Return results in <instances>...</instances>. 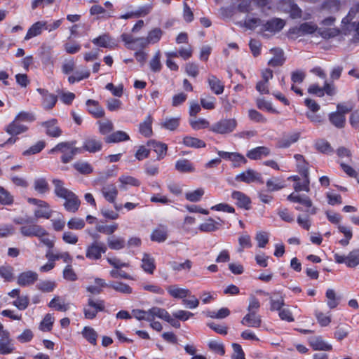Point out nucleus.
<instances>
[{"instance_id": "nucleus-1", "label": "nucleus", "mask_w": 359, "mask_h": 359, "mask_svg": "<svg viewBox=\"0 0 359 359\" xmlns=\"http://www.w3.org/2000/svg\"><path fill=\"white\" fill-rule=\"evenodd\" d=\"M287 200L292 203L301 204L306 208V215L304 216L299 215L297 217V222L301 228L309 231L311 226L310 216L317 213V208L313 205L311 199L308 196H302L292 192L287 196Z\"/></svg>"}, {"instance_id": "nucleus-2", "label": "nucleus", "mask_w": 359, "mask_h": 359, "mask_svg": "<svg viewBox=\"0 0 359 359\" xmlns=\"http://www.w3.org/2000/svg\"><path fill=\"white\" fill-rule=\"evenodd\" d=\"M54 194L58 198L65 199L64 208L69 212H76L81 205L79 197L72 191L65 187V183L59 179H53Z\"/></svg>"}, {"instance_id": "nucleus-3", "label": "nucleus", "mask_w": 359, "mask_h": 359, "mask_svg": "<svg viewBox=\"0 0 359 359\" xmlns=\"http://www.w3.org/2000/svg\"><path fill=\"white\" fill-rule=\"evenodd\" d=\"M299 172L302 177V179H301L299 175H292L287 178V180L294 182L293 189L296 194H299L298 193L301 191L309 193L311 190L309 168L304 165L299 170Z\"/></svg>"}, {"instance_id": "nucleus-4", "label": "nucleus", "mask_w": 359, "mask_h": 359, "mask_svg": "<svg viewBox=\"0 0 359 359\" xmlns=\"http://www.w3.org/2000/svg\"><path fill=\"white\" fill-rule=\"evenodd\" d=\"M92 237L94 241L86 247V257L90 261H97L101 259L102 254L107 252V246L97 241L100 238L98 234H93Z\"/></svg>"}, {"instance_id": "nucleus-5", "label": "nucleus", "mask_w": 359, "mask_h": 359, "mask_svg": "<svg viewBox=\"0 0 359 359\" xmlns=\"http://www.w3.org/2000/svg\"><path fill=\"white\" fill-rule=\"evenodd\" d=\"M27 201L30 204L36 205V208L34 211L35 218L48 219L51 217L53 210L46 201L35 198H29Z\"/></svg>"}, {"instance_id": "nucleus-6", "label": "nucleus", "mask_w": 359, "mask_h": 359, "mask_svg": "<svg viewBox=\"0 0 359 359\" xmlns=\"http://www.w3.org/2000/svg\"><path fill=\"white\" fill-rule=\"evenodd\" d=\"M105 309V302L102 299L94 300L93 298L88 299L87 305L83 309V314L86 319L93 320L98 312L104 311Z\"/></svg>"}, {"instance_id": "nucleus-7", "label": "nucleus", "mask_w": 359, "mask_h": 359, "mask_svg": "<svg viewBox=\"0 0 359 359\" xmlns=\"http://www.w3.org/2000/svg\"><path fill=\"white\" fill-rule=\"evenodd\" d=\"M103 142L102 138L94 135L86 136L80 147L81 151L90 154H95L102 150Z\"/></svg>"}, {"instance_id": "nucleus-8", "label": "nucleus", "mask_w": 359, "mask_h": 359, "mask_svg": "<svg viewBox=\"0 0 359 359\" xmlns=\"http://www.w3.org/2000/svg\"><path fill=\"white\" fill-rule=\"evenodd\" d=\"M20 232L26 237H41L48 235V231L42 226L34 223L32 218L26 225L21 226Z\"/></svg>"}, {"instance_id": "nucleus-9", "label": "nucleus", "mask_w": 359, "mask_h": 359, "mask_svg": "<svg viewBox=\"0 0 359 359\" xmlns=\"http://www.w3.org/2000/svg\"><path fill=\"white\" fill-rule=\"evenodd\" d=\"M334 259L337 264H344L348 268H355L359 265V249L351 250L346 256L334 253Z\"/></svg>"}, {"instance_id": "nucleus-10", "label": "nucleus", "mask_w": 359, "mask_h": 359, "mask_svg": "<svg viewBox=\"0 0 359 359\" xmlns=\"http://www.w3.org/2000/svg\"><path fill=\"white\" fill-rule=\"evenodd\" d=\"M237 126L235 118L222 119L212 125L210 130L217 134H227L233 132Z\"/></svg>"}, {"instance_id": "nucleus-11", "label": "nucleus", "mask_w": 359, "mask_h": 359, "mask_svg": "<svg viewBox=\"0 0 359 359\" xmlns=\"http://www.w3.org/2000/svg\"><path fill=\"white\" fill-rule=\"evenodd\" d=\"M15 348L9 332L7 330H1L0 332V355L11 354Z\"/></svg>"}, {"instance_id": "nucleus-12", "label": "nucleus", "mask_w": 359, "mask_h": 359, "mask_svg": "<svg viewBox=\"0 0 359 359\" xmlns=\"http://www.w3.org/2000/svg\"><path fill=\"white\" fill-rule=\"evenodd\" d=\"M38 93L41 95V105L45 110L52 109L57 102V96L50 93L44 88H37Z\"/></svg>"}, {"instance_id": "nucleus-13", "label": "nucleus", "mask_w": 359, "mask_h": 359, "mask_svg": "<svg viewBox=\"0 0 359 359\" xmlns=\"http://www.w3.org/2000/svg\"><path fill=\"white\" fill-rule=\"evenodd\" d=\"M147 146L156 154V161L163 159L168 151V145L165 143L157 141L156 140H149L147 142Z\"/></svg>"}, {"instance_id": "nucleus-14", "label": "nucleus", "mask_w": 359, "mask_h": 359, "mask_svg": "<svg viewBox=\"0 0 359 359\" xmlns=\"http://www.w3.org/2000/svg\"><path fill=\"white\" fill-rule=\"evenodd\" d=\"M236 180L250 184L254 182L263 183V180L260 173L252 169H248L246 171L240 173L236 176Z\"/></svg>"}, {"instance_id": "nucleus-15", "label": "nucleus", "mask_w": 359, "mask_h": 359, "mask_svg": "<svg viewBox=\"0 0 359 359\" xmlns=\"http://www.w3.org/2000/svg\"><path fill=\"white\" fill-rule=\"evenodd\" d=\"M36 272L29 270L20 273L18 276L17 283L21 287L32 285L38 280Z\"/></svg>"}, {"instance_id": "nucleus-16", "label": "nucleus", "mask_w": 359, "mask_h": 359, "mask_svg": "<svg viewBox=\"0 0 359 359\" xmlns=\"http://www.w3.org/2000/svg\"><path fill=\"white\" fill-rule=\"evenodd\" d=\"M231 198L237 207L247 210L251 208V199L243 192L233 191L231 193Z\"/></svg>"}, {"instance_id": "nucleus-17", "label": "nucleus", "mask_w": 359, "mask_h": 359, "mask_svg": "<svg viewBox=\"0 0 359 359\" xmlns=\"http://www.w3.org/2000/svg\"><path fill=\"white\" fill-rule=\"evenodd\" d=\"M41 126L45 128L46 135L49 137H58L62 133V130L57 126V120L55 118L43 122Z\"/></svg>"}, {"instance_id": "nucleus-18", "label": "nucleus", "mask_w": 359, "mask_h": 359, "mask_svg": "<svg viewBox=\"0 0 359 359\" xmlns=\"http://www.w3.org/2000/svg\"><path fill=\"white\" fill-rule=\"evenodd\" d=\"M309 344L314 351H332V346L323 340L321 336H315L309 339Z\"/></svg>"}, {"instance_id": "nucleus-19", "label": "nucleus", "mask_w": 359, "mask_h": 359, "mask_svg": "<svg viewBox=\"0 0 359 359\" xmlns=\"http://www.w3.org/2000/svg\"><path fill=\"white\" fill-rule=\"evenodd\" d=\"M241 324L244 326L259 328L262 323V317L256 313H248L242 318Z\"/></svg>"}, {"instance_id": "nucleus-20", "label": "nucleus", "mask_w": 359, "mask_h": 359, "mask_svg": "<svg viewBox=\"0 0 359 359\" xmlns=\"http://www.w3.org/2000/svg\"><path fill=\"white\" fill-rule=\"evenodd\" d=\"M285 25V21L283 19L273 18L269 20H267L263 25V30L268 31L270 32H278L281 31Z\"/></svg>"}, {"instance_id": "nucleus-21", "label": "nucleus", "mask_w": 359, "mask_h": 359, "mask_svg": "<svg viewBox=\"0 0 359 359\" xmlns=\"http://www.w3.org/2000/svg\"><path fill=\"white\" fill-rule=\"evenodd\" d=\"M223 224V220L219 217L217 218V221L212 217H209L203 223L200 224L198 229L202 232H212L219 229Z\"/></svg>"}, {"instance_id": "nucleus-22", "label": "nucleus", "mask_w": 359, "mask_h": 359, "mask_svg": "<svg viewBox=\"0 0 359 359\" xmlns=\"http://www.w3.org/2000/svg\"><path fill=\"white\" fill-rule=\"evenodd\" d=\"M87 111L94 118H102L105 113L103 108L100 105L99 102L96 100L88 99L86 102Z\"/></svg>"}, {"instance_id": "nucleus-23", "label": "nucleus", "mask_w": 359, "mask_h": 359, "mask_svg": "<svg viewBox=\"0 0 359 359\" xmlns=\"http://www.w3.org/2000/svg\"><path fill=\"white\" fill-rule=\"evenodd\" d=\"M271 154V150L269 147L264 146H259L249 150L246 156L251 160H259L263 157H266Z\"/></svg>"}, {"instance_id": "nucleus-24", "label": "nucleus", "mask_w": 359, "mask_h": 359, "mask_svg": "<svg viewBox=\"0 0 359 359\" xmlns=\"http://www.w3.org/2000/svg\"><path fill=\"white\" fill-rule=\"evenodd\" d=\"M20 122V121H18L16 118H14V120L5 128V131L11 136H16L26 132L28 130V127L21 124Z\"/></svg>"}, {"instance_id": "nucleus-25", "label": "nucleus", "mask_w": 359, "mask_h": 359, "mask_svg": "<svg viewBox=\"0 0 359 359\" xmlns=\"http://www.w3.org/2000/svg\"><path fill=\"white\" fill-rule=\"evenodd\" d=\"M270 52L273 54V57L268 62L269 66L272 67H280L285 63V57L282 49L273 48L270 50Z\"/></svg>"}, {"instance_id": "nucleus-26", "label": "nucleus", "mask_w": 359, "mask_h": 359, "mask_svg": "<svg viewBox=\"0 0 359 359\" xmlns=\"http://www.w3.org/2000/svg\"><path fill=\"white\" fill-rule=\"evenodd\" d=\"M208 83L211 91L217 95H221L224 90V85L215 75L209 74L208 78Z\"/></svg>"}, {"instance_id": "nucleus-27", "label": "nucleus", "mask_w": 359, "mask_h": 359, "mask_svg": "<svg viewBox=\"0 0 359 359\" xmlns=\"http://www.w3.org/2000/svg\"><path fill=\"white\" fill-rule=\"evenodd\" d=\"M168 294L173 298L182 299L187 297H191V291L187 288H180L177 285L167 287Z\"/></svg>"}, {"instance_id": "nucleus-28", "label": "nucleus", "mask_w": 359, "mask_h": 359, "mask_svg": "<svg viewBox=\"0 0 359 359\" xmlns=\"http://www.w3.org/2000/svg\"><path fill=\"white\" fill-rule=\"evenodd\" d=\"M46 25V21H37L34 22L27 30V32L24 38L25 41H28L32 38L40 35L43 30H44V26Z\"/></svg>"}, {"instance_id": "nucleus-29", "label": "nucleus", "mask_w": 359, "mask_h": 359, "mask_svg": "<svg viewBox=\"0 0 359 359\" xmlns=\"http://www.w3.org/2000/svg\"><path fill=\"white\" fill-rule=\"evenodd\" d=\"M102 194L109 203H114L118 196V189L114 184H109L102 188Z\"/></svg>"}, {"instance_id": "nucleus-30", "label": "nucleus", "mask_w": 359, "mask_h": 359, "mask_svg": "<svg viewBox=\"0 0 359 359\" xmlns=\"http://www.w3.org/2000/svg\"><path fill=\"white\" fill-rule=\"evenodd\" d=\"M130 140V136L124 131L118 130L111 133L104 138L106 143H118Z\"/></svg>"}, {"instance_id": "nucleus-31", "label": "nucleus", "mask_w": 359, "mask_h": 359, "mask_svg": "<svg viewBox=\"0 0 359 359\" xmlns=\"http://www.w3.org/2000/svg\"><path fill=\"white\" fill-rule=\"evenodd\" d=\"M328 119L330 123L338 129H342L346 125V116L339 113V111H333L329 114Z\"/></svg>"}, {"instance_id": "nucleus-32", "label": "nucleus", "mask_w": 359, "mask_h": 359, "mask_svg": "<svg viewBox=\"0 0 359 359\" xmlns=\"http://www.w3.org/2000/svg\"><path fill=\"white\" fill-rule=\"evenodd\" d=\"M144 271L153 274L156 269L155 259L149 254L144 253L141 265Z\"/></svg>"}, {"instance_id": "nucleus-33", "label": "nucleus", "mask_w": 359, "mask_h": 359, "mask_svg": "<svg viewBox=\"0 0 359 359\" xmlns=\"http://www.w3.org/2000/svg\"><path fill=\"white\" fill-rule=\"evenodd\" d=\"M151 241L163 243L168 238V231L165 226H160L153 230L150 236Z\"/></svg>"}, {"instance_id": "nucleus-34", "label": "nucleus", "mask_w": 359, "mask_h": 359, "mask_svg": "<svg viewBox=\"0 0 359 359\" xmlns=\"http://www.w3.org/2000/svg\"><path fill=\"white\" fill-rule=\"evenodd\" d=\"M152 121L153 118L151 115H148L144 121L140 123L139 132L145 137H149L152 135Z\"/></svg>"}, {"instance_id": "nucleus-35", "label": "nucleus", "mask_w": 359, "mask_h": 359, "mask_svg": "<svg viewBox=\"0 0 359 359\" xmlns=\"http://www.w3.org/2000/svg\"><path fill=\"white\" fill-rule=\"evenodd\" d=\"M107 247L114 250H119L123 249L126 245L125 238L120 236H111L107 239Z\"/></svg>"}, {"instance_id": "nucleus-36", "label": "nucleus", "mask_w": 359, "mask_h": 359, "mask_svg": "<svg viewBox=\"0 0 359 359\" xmlns=\"http://www.w3.org/2000/svg\"><path fill=\"white\" fill-rule=\"evenodd\" d=\"M81 334L83 337L90 344L94 346L97 344L98 334L93 327L90 326L84 327Z\"/></svg>"}, {"instance_id": "nucleus-37", "label": "nucleus", "mask_w": 359, "mask_h": 359, "mask_svg": "<svg viewBox=\"0 0 359 359\" xmlns=\"http://www.w3.org/2000/svg\"><path fill=\"white\" fill-rule=\"evenodd\" d=\"M90 14L91 15H100L98 18H102L104 20L111 18L113 17L111 12L107 11L102 6L95 4L90 7Z\"/></svg>"}, {"instance_id": "nucleus-38", "label": "nucleus", "mask_w": 359, "mask_h": 359, "mask_svg": "<svg viewBox=\"0 0 359 359\" xmlns=\"http://www.w3.org/2000/svg\"><path fill=\"white\" fill-rule=\"evenodd\" d=\"M175 169L180 172H192L195 168L193 164L187 159H180L175 163Z\"/></svg>"}, {"instance_id": "nucleus-39", "label": "nucleus", "mask_w": 359, "mask_h": 359, "mask_svg": "<svg viewBox=\"0 0 359 359\" xmlns=\"http://www.w3.org/2000/svg\"><path fill=\"white\" fill-rule=\"evenodd\" d=\"M111 38L108 34H103L93 39L92 42L97 46L102 48H112L114 43H111Z\"/></svg>"}, {"instance_id": "nucleus-40", "label": "nucleus", "mask_w": 359, "mask_h": 359, "mask_svg": "<svg viewBox=\"0 0 359 359\" xmlns=\"http://www.w3.org/2000/svg\"><path fill=\"white\" fill-rule=\"evenodd\" d=\"M149 313H150L151 320H154L155 318L157 317L166 321L170 316V313L165 309L159 308L157 306H153L149 309Z\"/></svg>"}, {"instance_id": "nucleus-41", "label": "nucleus", "mask_w": 359, "mask_h": 359, "mask_svg": "<svg viewBox=\"0 0 359 359\" xmlns=\"http://www.w3.org/2000/svg\"><path fill=\"white\" fill-rule=\"evenodd\" d=\"M182 142L188 147L199 149L206 147V144L203 140L191 136H185L183 138Z\"/></svg>"}, {"instance_id": "nucleus-42", "label": "nucleus", "mask_w": 359, "mask_h": 359, "mask_svg": "<svg viewBox=\"0 0 359 359\" xmlns=\"http://www.w3.org/2000/svg\"><path fill=\"white\" fill-rule=\"evenodd\" d=\"M180 118L179 117H171L166 118L164 121L161 123V128L170 130H175L180 126Z\"/></svg>"}, {"instance_id": "nucleus-43", "label": "nucleus", "mask_w": 359, "mask_h": 359, "mask_svg": "<svg viewBox=\"0 0 359 359\" xmlns=\"http://www.w3.org/2000/svg\"><path fill=\"white\" fill-rule=\"evenodd\" d=\"M34 189L37 193L44 194L48 192L49 185L45 178H37L34 182Z\"/></svg>"}, {"instance_id": "nucleus-44", "label": "nucleus", "mask_w": 359, "mask_h": 359, "mask_svg": "<svg viewBox=\"0 0 359 359\" xmlns=\"http://www.w3.org/2000/svg\"><path fill=\"white\" fill-rule=\"evenodd\" d=\"M14 269L10 264H4L0 266V276L5 281L11 282L14 279Z\"/></svg>"}, {"instance_id": "nucleus-45", "label": "nucleus", "mask_w": 359, "mask_h": 359, "mask_svg": "<svg viewBox=\"0 0 359 359\" xmlns=\"http://www.w3.org/2000/svg\"><path fill=\"white\" fill-rule=\"evenodd\" d=\"M266 184L268 191L271 192L278 191L285 187L284 182L277 177L268 180Z\"/></svg>"}, {"instance_id": "nucleus-46", "label": "nucleus", "mask_w": 359, "mask_h": 359, "mask_svg": "<svg viewBox=\"0 0 359 359\" xmlns=\"http://www.w3.org/2000/svg\"><path fill=\"white\" fill-rule=\"evenodd\" d=\"M299 138V133H294L290 136L285 138L280 139L277 142V147L278 148H288L292 144L296 142Z\"/></svg>"}, {"instance_id": "nucleus-47", "label": "nucleus", "mask_w": 359, "mask_h": 359, "mask_svg": "<svg viewBox=\"0 0 359 359\" xmlns=\"http://www.w3.org/2000/svg\"><path fill=\"white\" fill-rule=\"evenodd\" d=\"M316 149L320 153L330 154L334 150L331 144L325 140H319L315 144Z\"/></svg>"}, {"instance_id": "nucleus-48", "label": "nucleus", "mask_w": 359, "mask_h": 359, "mask_svg": "<svg viewBox=\"0 0 359 359\" xmlns=\"http://www.w3.org/2000/svg\"><path fill=\"white\" fill-rule=\"evenodd\" d=\"M73 167L76 170L82 175H89L93 171V168L88 162L78 161L74 163Z\"/></svg>"}, {"instance_id": "nucleus-49", "label": "nucleus", "mask_w": 359, "mask_h": 359, "mask_svg": "<svg viewBox=\"0 0 359 359\" xmlns=\"http://www.w3.org/2000/svg\"><path fill=\"white\" fill-rule=\"evenodd\" d=\"M204 194V189L198 188L194 191L187 192L185 194V198L190 202L196 203L201 200Z\"/></svg>"}, {"instance_id": "nucleus-50", "label": "nucleus", "mask_w": 359, "mask_h": 359, "mask_svg": "<svg viewBox=\"0 0 359 359\" xmlns=\"http://www.w3.org/2000/svg\"><path fill=\"white\" fill-rule=\"evenodd\" d=\"M76 144V141L72 142H62L56 144L53 148H52L49 151V154H54L55 152L60 151L61 153H65L67 151H69L71 149L72 146H74Z\"/></svg>"}, {"instance_id": "nucleus-51", "label": "nucleus", "mask_w": 359, "mask_h": 359, "mask_svg": "<svg viewBox=\"0 0 359 359\" xmlns=\"http://www.w3.org/2000/svg\"><path fill=\"white\" fill-rule=\"evenodd\" d=\"M48 306L58 311H66L69 308L68 305L65 304L63 301H61L60 297L58 296L53 297L50 301Z\"/></svg>"}, {"instance_id": "nucleus-52", "label": "nucleus", "mask_w": 359, "mask_h": 359, "mask_svg": "<svg viewBox=\"0 0 359 359\" xmlns=\"http://www.w3.org/2000/svg\"><path fill=\"white\" fill-rule=\"evenodd\" d=\"M56 286V283L54 280H42L36 284V287L42 292H51Z\"/></svg>"}, {"instance_id": "nucleus-53", "label": "nucleus", "mask_w": 359, "mask_h": 359, "mask_svg": "<svg viewBox=\"0 0 359 359\" xmlns=\"http://www.w3.org/2000/svg\"><path fill=\"white\" fill-rule=\"evenodd\" d=\"M341 2L339 0H325L322 4V8L328 12L333 13L339 11Z\"/></svg>"}, {"instance_id": "nucleus-54", "label": "nucleus", "mask_w": 359, "mask_h": 359, "mask_svg": "<svg viewBox=\"0 0 359 359\" xmlns=\"http://www.w3.org/2000/svg\"><path fill=\"white\" fill-rule=\"evenodd\" d=\"M109 287H111L116 292L123 294H131L133 292L132 287L126 283L122 282H114L109 285Z\"/></svg>"}, {"instance_id": "nucleus-55", "label": "nucleus", "mask_w": 359, "mask_h": 359, "mask_svg": "<svg viewBox=\"0 0 359 359\" xmlns=\"http://www.w3.org/2000/svg\"><path fill=\"white\" fill-rule=\"evenodd\" d=\"M46 147V142L43 140L38 141L35 144L31 146L29 149L22 152L23 156H29L36 154L41 152Z\"/></svg>"}, {"instance_id": "nucleus-56", "label": "nucleus", "mask_w": 359, "mask_h": 359, "mask_svg": "<svg viewBox=\"0 0 359 359\" xmlns=\"http://www.w3.org/2000/svg\"><path fill=\"white\" fill-rule=\"evenodd\" d=\"M171 268L175 271H189L193 266V262L190 259H186L182 263L172 262L170 263Z\"/></svg>"}, {"instance_id": "nucleus-57", "label": "nucleus", "mask_w": 359, "mask_h": 359, "mask_svg": "<svg viewBox=\"0 0 359 359\" xmlns=\"http://www.w3.org/2000/svg\"><path fill=\"white\" fill-rule=\"evenodd\" d=\"M163 31L160 28H154L148 32L147 38L150 44L157 43L163 36Z\"/></svg>"}, {"instance_id": "nucleus-58", "label": "nucleus", "mask_w": 359, "mask_h": 359, "mask_svg": "<svg viewBox=\"0 0 359 359\" xmlns=\"http://www.w3.org/2000/svg\"><path fill=\"white\" fill-rule=\"evenodd\" d=\"M149 67L153 72H159L162 69L161 53L158 50L149 62Z\"/></svg>"}, {"instance_id": "nucleus-59", "label": "nucleus", "mask_w": 359, "mask_h": 359, "mask_svg": "<svg viewBox=\"0 0 359 359\" xmlns=\"http://www.w3.org/2000/svg\"><path fill=\"white\" fill-rule=\"evenodd\" d=\"M325 296L327 299V304L330 309L336 308L339 304V299L336 296L334 290L328 289L326 291Z\"/></svg>"}, {"instance_id": "nucleus-60", "label": "nucleus", "mask_w": 359, "mask_h": 359, "mask_svg": "<svg viewBox=\"0 0 359 359\" xmlns=\"http://www.w3.org/2000/svg\"><path fill=\"white\" fill-rule=\"evenodd\" d=\"M13 196L9 191L0 186V204L10 205L13 203Z\"/></svg>"}, {"instance_id": "nucleus-61", "label": "nucleus", "mask_w": 359, "mask_h": 359, "mask_svg": "<svg viewBox=\"0 0 359 359\" xmlns=\"http://www.w3.org/2000/svg\"><path fill=\"white\" fill-rule=\"evenodd\" d=\"M189 124L191 127L195 130L205 129L210 126L209 121L203 118H199L196 120H190Z\"/></svg>"}, {"instance_id": "nucleus-62", "label": "nucleus", "mask_w": 359, "mask_h": 359, "mask_svg": "<svg viewBox=\"0 0 359 359\" xmlns=\"http://www.w3.org/2000/svg\"><path fill=\"white\" fill-rule=\"evenodd\" d=\"M89 70L83 72H76L74 75L68 77V81L69 83L73 84L76 82H79L83 79H88L90 76Z\"/></svg>"}, {"instance_id": "nucleus-63", "label": "nucleus", "mask_w": 359, "mask_h": 359, "mask_svg": "<svg viewBox=\"0 0 359 359\" xmlns=\"http://www.w3.org/2000/svg\"><path fill=\"white\" fill-rule=\"evenodd\" d=\"M118 180L121 184V188L122 187L124 188V187L126 185L139 187V186H140V184H141L139 180H137L132 176L122 175L119 177Z\"/></svg>"}, {"instance_id": "nucleus-64", "label": "nucleus", "mask_w": 359, "mask_h": 359, "mask_svg": "<svg viewBox=\"0 0 359 359\" xmlns=\"http://www.w3.org/2000/svg\"><path fill=\"white\" fill-rule=\"evenodd\" d=\"M208 346L209 349L215 353L219 355H224L225 354V348L222 343L211 340L208 342Z\"/></svg>"}]
</instances>
